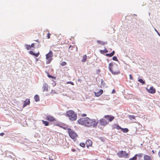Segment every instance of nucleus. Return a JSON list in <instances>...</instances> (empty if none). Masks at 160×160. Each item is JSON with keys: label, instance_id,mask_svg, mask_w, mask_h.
<instances>
[{"label": "nucleus", "instance_id": "4468645a", "mask_svg": "<svg viewBox=\"0 0 160 160\" xmlns=\"http://www.w3.org/2000/svg\"><path fill=\"white\" fill-rule=\"evenodd\" d=\"M29 53L31 55L34 56L36 57H38L40 54V53L39 52H38L37 53H34L33 51H29Z\"/></svg>", "mask_w": 160, "mask_h": 160}, {"label": "nucleus", "instance_id": "37998d69", "mask_svg": "<svg viewBox=\"0 0 160 160\" xmlns=\"http://www.w3.org/2000/svg\"><path fill=\"white\" fill-rule=\"evenodd\" d=\"M107 160H112L111 159L109 158H107Z\"/></svg>", "mask_w": 160, "mask_h": 160}, {"label": "nucleus", "instance_id": "b1692460", "mask_svg": "<svg viewBox=\"0 0 160 160\" xmlns=\"http://www.w3.org/2000/svg\"><path fill=\"white\" fill-rule=\"evenodd\" d=\"M25 47L27 50H29L31 48L30 45H28L27 44L25 45Z\"/></svg>", "mask_w": 160, "mask_h": 160}, {"label": "nucleus", "instance_id": "5701e85b", "mask_svg": "<svg viewBox=\"0 0 160 160\" xmlns=\"http://www.w3.org/2000/svg\"><path fill=\"white\" fill-rule=\"evenodd\" d=\"M43 124H44L45 126H48L49 125V122L47 121H44L43 120H42Z\"/></svg>", "mask_w": 160, "mask_h": 160}, {"label": "nucleus", "instance_id": "c9c22d12", "mask_svg": "<svg viewBox=\"0 0 160 160\" xmlns=\"http://www.w3.org/2000/svg\"><path fill=\"white\" fill-rule=\"evenodd\" d=\"M34 46H35V44L34 43H32L30 45L31 48H34Z\"/></svg>", "mask_w": 160, "mask_h": 160}, {"label": "nucleus", "instance_id": "c85d7f7f", "mask_svg": "<svg viewBox=\"0 0 160 160\" xmlns=\"http://www.w3.org/2000/svg\"><path fill=\"white\" fill-rule=\"evenodd\" d=\"M138 81L141 83H142V84H144L145 83V82L142 79H139L138 80Z\"/></svg>", "mask_w": 160, "mask_h": 160}, {"label": "nucleus", "instance_id": "dca6fc26", "mask_svg": "<svg viewBox=\"0 0 160 160\" xmlns=\"http://www.w3.org/2000/svg\"><path fill=\"white\" fill-rule=\"evenodd\" d=\"M48 84L46 83H45L43 84V86L42 88H43V91L44 92L45 91H47L48 90Z\"/></svg>", "mask_w": 160, "mask_h": 160}, {"label": "nucleus", "instance_id": "2f4dec72", "mask_svg": "<svg viewBox=\"0 0 160 160\" xmlns=\"http://www.w3.org/2000/svg\"><path fill=\"white\" fill-rule=\"evenodd\" d=\"M137 159V158H136L135 156L132 158H130L129 159V160H136Z\"/></svg>", "mask_w": 160, "mask_h": 160}, {"label": "nucleus", "instance_id": "cd10ccee", "mask_svg": "<svg viewBox=\"0 0 160 160\" xmlns=\"http://www.w3.org/2000/svg\"><path fill=\"white\" fill-rule=\"evenodd\" d=\"M80 145L82 147L84 148L85 146V144L84 142H81L80 143Z\"/></svg>", "mask_w": 160, "mask_h": 160}, {"label": "nucleus", "instance_id": "473e14b6", "mask_svg": "<svg viewBox=\"0 0 160 160\" xmlns=\"http://www.w3.org/2000/svg\"><path fill=\"white\" fill-rule=\"evenodd\" d=\"M67 84H71L72 85H74V83H73V82H71V81L67 82Z\"/></svg>", "mask_w": 160, "mask_h": 160}, {"label": "nucleus", "instance_id": "f704fd0d", "mask_svg": "<svg viewBox=\"0 0 160 160\" xmlns=\"http://www.w3.org/2000/svg\"><path fill=\"white\" fill-rule=\"evenodd\" d=\"M129 78L130 80L133 79V78H132V75L131 74H129Z\"/></svg>", "mask_w": 160, "mask_h": 160}, {"label": "nucleus", "instance_id": "aec40b11", "mask_svg": "<svg viewBox=\"0 0 160 160\" xmlns=\"http://www.w3.org/2000/svg\"><path fill=\"white\" fill-rule=\"evenodd\" d=\"M34 99L36 102L39 101V97L38 95H36L34 96Z\"/></svg>", "mask_w": 160, "mask_h": 160}, {"label": "nucleus", "instance_id": "4be33fe9", "mask_svg": "<svg viewBox=\"0 0 160 160\" xmlns=\"http://www.w3.org/2000/svg\"><path fill=\"white\" fill-rule=\"evenodd\" d=\"M121 130L124 133H127L129 131L128 129L127 128H122Z\"/></svg>", "mask_w": 160, "mask_h": 160}, {"label": "nucleus", "instance_id": "423d86ee", "mask_svg": "<svg viewBox=\"0 0 160 160\" xmlns=\"http://www.w3.org/2000/svg\"><path fill=\"white\" fill-rule=\"evenodd\" d=\"M53 56L52 52L50 51L46 55V59H47L46 63L49 64L52 60V57Z\"/></svg>", "mask_w": 160, "mask_h": 160}, {"label": "nucleus", "instance_id": "6ab92c4d", "mask_svg": "<svg viewBox=\"0 0 160 160\" xmlns=\"http://www.w3.org/2000/svg\"><path fill=\"white\" fill-rule=\"evenodd\" d=\"M87 60V56L86 55H84L83 56V58L82 60V62H85Z\"/></svg>", "mask_w": 160, "mask_h": 160}, {"label": "nucleus", "instance_id": "e433bc0d", "mask_svg": "<svg viewBox=\"0 0 160 160\" xmlns=\"http://www.w3.org/2000/svg\"><path fill=\"white\" fill-rule=\"evenodd\" d=\"M48 73V77L49 78H53V77H52V76H51V75H50L49 74V73H48H48Z\"/></svg>", "mask_w": 160, "mask_h": 160}, {"label": "nucleus", "instance_id": "7c9ffc66", "mask_svg": "<svg viewBox=\"0 0 160 160\" xmlns=\"http://www.w3.org/2000/svg\"><path fill=\"white\" fill-rule=\"evenodd\" d=\"M112 59L113 60L115 61H118V59L117 58V57L116 56H114L112 57Z\"/></svg>", "mask_w": 160, "mask_h": 160}, {"label": "nucleus", "instance_id": "bb28decb", "mask_svg": "<svg viewBox=\"0 0 160 160\" xmlns=\"http://www.w3.org/2000/svg\"><path fill=\"white\" fill-rule=\"evenodd\" d=\"M129 118L131 120L135 119V117L134 115H130L129 116Z\"/></svg>", "mask_w": 160, "mask_h": 160}, {"label": "nucleus", "instance_id": "2eb2a0df", "mask_svg": "<svg viewBox=\"0 0 160 160\" xmlns=\"http://www.w3.org/2000/svg\"><path fill=\"white\" fill-rule=\"evenodd\" d=\"M30 102L29 99H26L24 102V104L23 105V107H25L27 105L30 104Z\"/></svg>", "mask_w": 160, "mask_h": 160}, {"label": "nucleus", "instance_id": "ddd939ff", "mask_svg": "<svg viewBox=\"0 0 160 160\" xmlns=\"http://www.w3.org/2000/svg\"><path fill=\"white\" fill-rule=\"evenodd\" d=\"M103 93V91L102 89H100L98 92H94L95 95L96 97H99Z\"/></svg>", "mask_w": 160, "mask_h": 160}, {"label": "nucleus", "instance_id": "a878e982", "mask_svg": "<svg viewBox=\"0 0 160 160\" xmlns=\"http://www.w3.org/2000/svg\"><path fill=\"white\" fill-rule=\"evenodd\" d=\"M100 52L101 53H106L108 52V51L107 49L105 48L103 50H101Z\"/></svg>", "mask_w": 160, "mask_h": 160}, {"label": "nucleus", "instance_id": "7ed1b4c3", "mask_svg": "<svg viewBox=\"0 0 160 160\" xmlns=\"http://www.w3.org/2000/svg\"><path fill=\"white\" fill-rule=\"evenodd\" d=\"M66 116L69 118L70 120L74 121L77 119V114L72 110L68 111L66 112Z\"/></svg>", "mask_w": 160, "mask_h": 160}, {"label": "nucleus", "instance_id": "f3484780", "mask_svg": "<svg viewBox=\"0 0 160 160\" xmlns=\"http://www.w3.org/2000/svg\"><path fill=\"white\" fill-rule=\"evenodd\" d=\"M144 160H152L151 157L148 155H145L143 157Z\"/></svg>", "mask_w": 160, "mask_h": 160}, {"label": "nucleus", "instance_id": "20e7f679", "mask_svg": "<svg viewBox=\"0 0 160 160\" xmlns=\"http://www.w3.org/2000/svg\"><path fill=\"white\" fill-rule=\"evenodd\" d=\"M69 137L72 139H75L78 136V134L73 130L70 128L67 129Z\"/></svg>", "mask_w": 160, "mask_h": 160}, {"label": "nucleus", "instance_id": "72a5a7b5", "mask_svg": "<svg viewBox=\"0 0 160 160\" xmlns=\"http://www.w3.org/2000/svg\"><path fill=\"white\" fill-rule=\"evenodd\" d=\"M51 34L49 33H48L47 34V37L48 39L50 38Z\"/></svg>", "mask_w": 160, "mask_h": 160}, {"label": "nucleus", "instance_id": "4c0bfd02", "mask_svg": "<svg viewBox=\"0 0 160 160\" xmlns=\"http://www.w3.org/2000/svg\"><path fill=\"white\" fill-rule=\"evenodd\" d=\"M82 117H86L87 116V114L85 113L82 114L81 115Z\"/></svg>", "mask_w": 160, "mask_h": 160}, {"label": "nucleus", "instance_id": "09e8293b", "mask_svg": "<svg viewBox=\"0 0 160 160\" xmlns=\"http://www.w3.org/2000/svg\"><path fill=\"white\" fill-rule=\"evenodd\" d=\"M50 160H53V159H50Z\"/></svg>", "mask_w": 160, "mask_h": 160}, {"label": "nucleus", "instance_id": "9d476101", "mask_svg": "<svg viewBox=\"0 0 160 160\" xmlns=\"http://www.w3.org/2000/svg\"><path fill=\"white\" fill-rule=\"evenodd\" d=\"M143 156V154L140 153L138 154H136L135 155L136 158H137V160H142V158Z\"/></svg>", "mask_w": 160, "mask_h": 160}, {"label": "nucleus", "instance_id": "6e6552de", "mask_svg": "<svg viewBox=\"0 0 160 160\" xmlns=\"http://www.w3.org/2000/svg\"><path fill=\"white\" fill-rule=\"evenodd\" d=\"M104 118L106 120L107 119L108 122L112 121L115 118L114 117L111 115H105L104 116Z\"/></svg>", "mask_w": 160, "mask_h": 160}, {"label": "nucleus", "instance_id": "58836bf2", "mask_svg": "<svg viewBox=\"0 0 160 160\" xmlns=\"http://www.w3.org/2000/svg\"><path fill=\"white\" fill-rule=\"evenodd\" d=\"M116 91L114 89H113L112 92V93H114Z\"/></svg>", "mask_w": 160, "mask_h": 160}, {"label": "nucleus", "instance_id": "c756f323", "mask_svg": "<svg viewBox=\"0 0 160 160\" xmlns=\"http://www.w3.org/2000/svg\"><path fill=\"white\" fill-rule=\"evenodd\" d=\"M61 64L62 66H64L67 65V63L65 62H63L61 63Z\"/></svg>", "mask_w": 160, "mask_h": 160}, {"label": "nucleus", "instance_id": "39448f33", "mask_svg": "<svg viewBox=\"0 0 160 160\" xmlns=\"http://www.w3.org/2000/svg\"><path fill=\"white\" fill-rule=\"evenodd\" d=\"M117 155L120 158H129L128 154L125 151H121L118 152L117 153Z\"/></svg>", "mask_w": 160, "mask_h": 160}, {"label": "nucleus", "instance_id": "9b49d317", "mask_svg": "<svg viewBox=\"0 0 160 160\" xmlns=\"http://www.w3.org/2000/svg\"><path fill=\"white\" fill-rule=\"evenodd\" d=\"M86 144L87 147L88 148L92 146V142L90 139L87 140L86 142Z\"/></svg>", "mask_w": 160, "mask_h": 160}, {"label": "nucleus", "instance_id": "a19ab883", "mask_svg": "<svg viewBox=\"0 0 160 160\" xmlns=\"http://www.w3.org/2000/svg\"><path fill=\"white\" fill-rule=\"evenodd\" d=\"M158 156H159V157L160 158V149L158 152Z\"/></svg>", "mask_w": 160, "mask_h": 160}, {"label": "nucleus", "instance_id": "79ce46f5", "mask_svg": "<svg viewBox=\"0 0 160 160\" xmlns=\"http://www.w3.org/2000/svg\"><path fill=\"white\" fill-rule=\"evenodd\" d=\"M72 151L73 152H74L76 151V150L74 149H72Z\"/></svg>", "mask_w": 160, "mask_h": 160}, {"label": "nucleus", "instance_id": "1a4fd4ad", "mask_svg": "<svg viewBox=\"0 0 160 160\" xmlns=\"http://www.w3.org/2000/svg\"><path fill=\"white\" fill-rule=\"evenodd\" d=\"M46 119L51 122L56 121V119L53 116L51 115L47 116L46 117Z\"/></svg>", "mask_w": 160, "mask_h": 160}, {"label": "nucleus", "instance_id": "f03ea898", "mask_svg": "<svg viewBox=\"0 0 160 160\" xmlns=\"http://www.w3.org/2000/svg\"><path fill=\"white\" fill-rule=\"evenodd\" d=\"M113 64L111 63H110L109 64L108 68L110 71L114 75H117L120 74V72L117 66L116 65L114 66L112 68V66Z\"/></svg>", "mask_w": 160, "mask_h": 160}, {"label": "nucleus", "instance_id": "0eeeda50", "mask_svg": "<svg viewBox=\"0 0 160 160\" xmlns=\"http://www.w3.org/2000/svg\"><path fill=\"white\" fill-rule=\"evenodd\" d=\"M99 123L101 125L105 126L109 124V122L104 118L100 119Z\"/></svg>", "mask_w": 160, "mask_h": 160}, {"label": "nucleus", "instance_id": "412c9836", "mask_svg": "<svg viewBox=\"0 0 160 160\" xmlns=\"http://www.w3.org/2000/svg\"><path fill=\"white\" fill-rule=\"evenodd\" d=\"M114 128H116L118 130H120L122 129V128L120 126L116 124L115 125Z\"/></svg>", "mask_w": 160, "mask_h": 160}, {"label": "nucleus", "instance_id": "ea45409f", "mask_svg": "<svg viewBox=\"0 0 160 160\" xmlns=\"http://www.w3.org/2000/svg\"><path fill=\"white\" fill-rule=\"evenodd\" d=\"M4 133H0V136H3L4 135Z\"/></svg>", "mask_w": 160, "mask_h": 160}, {"label": "nucleus", "instance_id": "a18cd8bd", "mask_svg": "<svg viewBox=\"0 0 160 160\" xmlns=\"http://www.w3.org/2000/svg\"><path fill=\"white\" fill-rule=\"evenodd\" d=\"M72 47V46L70 45L69 47V48H70Z\"/></svg>", "mask_w": 160, "mask_h": 160}, {"label": "nucleus", "instance_id": "393cba45", "mask_svg": "<svg viewBox=\"0 0 160 160\" xmlns=\"http://www.w3.org/2000/svg\"><path fill=\"white\" fill-rule=\"evenodd\" d=\"M97 42L98 44H102L103 45H104L106 44L105 42H102L100 40H98L97 41Z\"/></svg>", "mask_w": 160, "mask_h": 160}, {"label": "nucleus", "instance_id": "8fccbe9b", "mask_svg": "<svg viewBox=\"0 0 160 160\" xmlns=\"http://www.w3.org/2000/svg\"><path fill=\"white\" fill-rule=\"evenodd\" d=\"M63 128L65 129H66L65 128Z\"/></svg>", "mask_w": 160, "mask_h": 160}, {"label": "nucleus", "instance_id": "49530a36", "mask_svg": "<svg viewBox=\"0 0 160 160\" xmlns=\"http://www.w3.org/2000/svg\"><path fill=\"white\" fill-rule=\"evenodd\" d=\"M56 125H57V126H60L59 125V124H56Z\"/></svg>", "mask_w": 160, "mask_h": 160}, {"label": "nucleus", "instance_id": "f257e3e1", "mask_svg": "<svg viewBox=\"0 0 160 160\" xmlns=\"http://www.w3.org/2000/svg\"><path fill=\"white\" fill-rule=\"evenodd\" d=\"M78 122L80 125L88 128H94L98 125V122L95 119L86 117L79 119Z\"/></svg>", "mask_w": 160, "mask_h": 160}, {"label": "nucleus", "instance_id": "3c124183", "mask_svg": "<svg viewBox=\"0 0 160 160\" xmlns=\"http://www.w3.org/2000/svg\"><path fill=\"white\" fill-rule=\"evenodd\" d=\"M95 160H98V159H95Z\"/></svg>", "mask_w": 160, "mask_h": 160}, {"label": "nucleus", "instance_id": "f8f14e48", "mask_svg": "<svg viewBox=\"0 0 160 160\" xmlns=\"http://www.w3.org/2000/svg\"><path fill=\"white\" fill-rule=\"evenodd\" d=\"M148 91L150 93L154 94L156 92V90L153 87H152L148 90Z\"/></svg>", "mask_w": 160, "mask_h": 160}, {"label": "nucleus", "instance_id": "c03bdc74", "mask_svg": "<svg viewBox=\"0 0 160 160\" xmlns=\"http://www.w3.org/2000/svg\"><path fill=\"white\" fill-rule=\"evenodd\" d=\"M152 152L153 154H154V153H155V152H154V150H153L152 151Z\"/></svg>", "mask_w": 160, "mask_h": 160}, {"label": "nucleus", "instance_id": "de8ad7c7", "mask_svg": "<svg viewBox=\"0 0 160 160\" xmlns=\"http://www.w3.org/2000/svg\"><path fill=\"white\" fill-rule=\"evenodd\" d=\"M36 61H38V58L36 59Z\"/></svg>", "mask_w": 160, "mask_h": 160}, {"label": "nucleus", "instance_id": "a211bd4d", "mask_svg": "<svg viewBox=\"0 0 160 160\" xmlns=\"http://www.w3.org/2000/svg\"><path fill=\"white\" fill-rule=\"evenodd\" d=\"M115 53V51H113L112 52L110 53H107L106 54V56L109 57H112V56Z\"/></svg>", "mask_w": 160, "mask_h": 160}]
</instances>
